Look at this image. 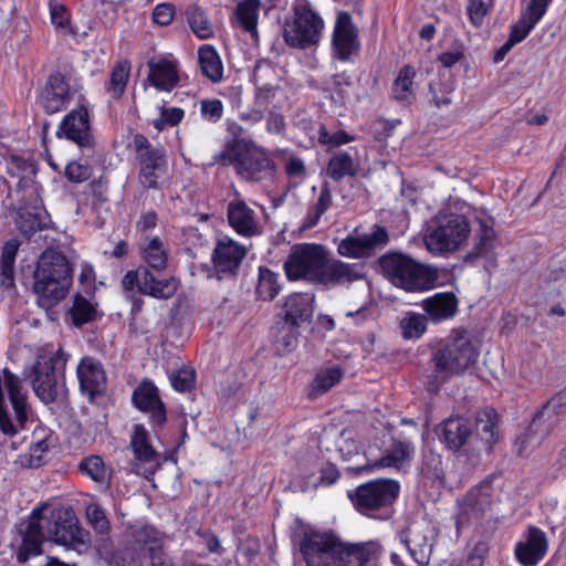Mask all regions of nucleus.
I'll return each mask as SVG.
<instances>
[{
	"label": "nucleus",
	"instance_id": "nucleus-19",
	"mask_svg": "<svg viewBox=\"0 0 566 566\" xmlns=\"http://www.w3.org/2000/svg\"><path fill=\"white\" fill-rule=\"evenodd\" d=\"M42 520V511L36 507L31 512L29 518L19 525L18 534L21 541L15 549V559L19 564H24L44 553L43 545L46 536Z\"/></svg>",
	"mask_w": 566,
	"mask_h": 566
},
{
	"label": "nucleus",
	"instance_id": "nucleus-22",
	"mask_svg": "<svg viewBox=\"0 0 566 566\" xmlns=\"http://www.w3.org/2000/svg\"><path fill=\"white\" fill-rule=\"evenodd\" d=\"M78 388L90 402L105 395L107 390V375L103 363L91 355L83 356L76 366Z\"/></svg>",
	"mask_w": 566,
	"mask_h": 566
},
{
	"label": "nucleus",
	"instance_id": "nucleus-33",
	"mask_svg": "<svg viewBox=\"0 0 566 566\" xmlns=\"http://www.w3.org/2000/svg\"><path fill=\"white\" fill-rule=\"evenodd\" d=\"M479 222V231L475 235V242L472 249L464 256V262L474 263L478 259H485L492 264L496 263L494 253V241L496 239L495 230L489 226L482 218H476Z\"/></svg>",
	"mask_w": 566,
	"mask_h": 566
},
{
	"label": "nucleus",
	"instance_id": "nucleus-32",
	"mask_svg": "<svg viewBox=\"0 0 566 566\" xmlns=\"http://www.w3.org/2000/svg\"><path fill=\"white\" fill-rule=\"evenodd\" d=\"M364 270V264L346 263L342 260L328 259L318 285H343L356 282L365 276Z\"/></svg>",
	"mask_w": 566,
	"mask_h": 566
},
{
	"label": "nucleus",
	"instance_id": "nucleus-53",
	"mask_svg": "<svg viewBox=\"0 0 566 566\" xmlns=\"http://www.w3.org/2000/svg\"><path fill=\"white\" fill-rule=\"evenodd\" d=\"M333 202V195L328 181H324L321 186V191L316 202L310 209L304 219V228L310 229L318 224L322 216L329 209Z\"/></svg>",
	"mask_w": 566,
	"mask_h": 566
},
{
	"label": "nucleus",
	"instance_id": "nucleus-50",
	"mask_svg": "<svg viewBox=\"0 0 566 566\" xmlns=\"http://www.w3.org/2000/svg\"><path fill=\"white\" fill-rule=\"evenodd\" d=\"M420 473L433 484H442L446 480L442 455L432 449L423 451Z\"/></svg>",
	"mask_w": 566,
	"mask_h": 566
},
{
	"label": "nucleus",
	"instance_id": "nucleus-59",
	"mask_svg": "<svg viewBox=\"0 0 566 566\" xmlns=\"http://www.w3.org/2000/svg\"><path fill=\"white\" fill-rule=\"evenodd\" d=\"M93 171V166L86 160H71L64 168V177L71 184H82L92 177Z\"/></svg>",
	"mask_w": 566,
	"mask_h": 566
},
{
	"label": "nucleus",
	"instance_id": "nucleus-39",
	"mask_svg": "<svg viewBox=\"0 0 566 566\" xmlns=\"http://www.w3.org/2000/svg\"><path fill=\"white\" fill-rule=\"evenodd\" d=\"M463 503L475 516H482L493 503V481L484 479L471 488L463 497Z\"/></svg>",
	"mask_w": 566,
	"mask_h": 566
},
{
	"label": "nucleus",
	"instance_id": "nucleus-55",
	"mask_svg": "<svg viewBox=\"0 0 566 566\" xmlns=\"http://www.w3.org/2000/svg\"><path fill=\"white\" fill-rule=\"evenodd\" d=\"M129 537L135 545L148 548L163 544L164 534L150 524H140L130 527Z\"/></svg>",
	"mask_w": 566,
	"mask_h": 566
},
{
	"label": "nucleus",
	"instance_id": "nucleus-15",
	"mask_svg": "<svg viewBox=\"0 0 566 566\" xmlns=\"http://www.w3.org/2000/svg\"><path fill=\"white\" fill-rule=\"evenodd\" d=\"M469 219L459 213H449L427 237L429 249L440 253L455 251L469 237Z\"/></svg>",
	"mask_w": 566,
	"mask_h": 566
},
{
	"label": "nucleus",
	"instance_id": "nucleus-5",
	"mask_svg": "<svg viewBox=\"0 0 566 566\" xmlns=\"http://www.w3.org/2000/svg\"><path fill=\"white\" fill-rule=\"evenodd\" d=\"M67 360L69 354L62 347L56 350L41 349L34 361L24 368V378L44 405H50L57 399L59 384L65 378Z\"/></svg>",
	"mask_w": 566,
	"mask_h": 566
},
{
	"label": "nucleus",
	"instance_id": "nucleus-47",
	"mask_svg": "<svg viewBox=\"0 0 566 566\" xmlns=\"http://www.w3.org/2000/svg\"><path fill=\"white\" fill-rule=\"evenodd\" d=\"M226 130L230 137L226 140L223 150L219 155L222 160L253 143L252 138L244 137L243 126L233 119L226 120Z\"/></svg>",
	"mask_w": 566,
	"mask_h": 566
},
{
	"label": "nucleus",
	"instance_id": "nucleus-64",
	"mask_svg": "<svg viewBox=\"0 0 566 566\" xmlns=\"http://www.w3.org/2000/svg\"><path fill=\"white\" fill-rule=\"evenodd\" d=\"M553 0H527L521 15L535 25L543 19Z\"/></svg>",
	"mask_w": 566,
	"mask_h": 566
},
{
	"label": "nucleus",
	"instance_id": "nucleus-56",
	"mask_svg": "<svg viewBox=\"0 0 566 566\" xmlns=\"http://www.w3.org/2000/svg\"><path fill=\"white\" fill-rule=\"evenodd\" d=\"M455 91V82L451 78L431 81L429 83V92L431 103L437 107H447L452 104V95Z\"/></svg>",
	"mask_w": 566,
	"mask_h": 566
},
{
	"label": "nucleus",
	"instance_id": "nucleus-28",
	"mask_svg": "<svg viewBox=\"0 0 566 566\" xmlns=\"http://www.w3.org/2000/svg\"><path fill=\"white\" fill-rule=\"evenodd\" d=\"M381 553V546L376 542L359 544L343 543L338 538L335 552L336 566H365L370 560L377 559Z\"/></svg>",
	"mask_w": 566,
	"mask_h": 566
},
{
	"label": "nucleus",
	"instance_id": "nucleus-23",
	"mask_svg": "<svg viewBox=\"0 0 566 566\" xmlns=\"http://www.w3.org/2000/svg\"><path fill=\"white\" fill-rule=\"evenodd\" d=\"M248 250L238 241L224 237L219 239L211 254V262L219 279L234 277L245 259Z\"/></svg>",
	"mask_w": 566,
	"mask_h": 566
},
{
	"label": "nucleus",
	"instance_id": "nucleus-3",
	"mask_svg": "<svg viewBox=\"0 0 566 566\" xmlns=\"http://www.w3.org/2000/svg\"><path fill=\"white\" fill-rule=\"evenodd\" d=\"M73 269L66 256L59 251L45 250L40 255L33 273L32 291L39 307L53 310L70 292Z\"/></svg>",
	"mask_w": 566,
	"mask_h": 566
},
{
	"label": "nucleus",
	"instance_id": "nucleus-63",
	"mask_svg": "<svg viewBox=\"0 0 566 566\" xmlns=\"http://www.w3.org/2000/svg\"><path fill=\"white\" fill-rule=\"evenodd\" d=\"M200 116L203 120L216 124L224 113L223 103L218 98H205L200 101Z\"/></svg>",
	"mask_w": 566,
	"mask_h": 566
},
{
	"label": "nucleus",
	"instance_id": "nucleus-11",
	"mask_svg": "<svg viewBox=\"0 0 566 566\" xmlns=\"http://www.w3.org/2000/svg\"><path fill=\"white\" fill-rule=\"evenodd\" d=\"M72 66L52 71L41 88L38 101L48 115L65 111L82 86L73 76Z\"/></svg>",
	"mask_w": 566,
	"mask_h": 566
},
{
	"label": "nucleus",
	"instance_id": "nucleus-25",
	"mask_svg": "<svg viewBox=\"0 0 566 566\" xmlns=\"http://www.w3.org/2000/svg\"><path fill=\"white\" fill-rule=\"evenodd\" d=\"M314 315V295L304 292H295L284 298L281 312L275 319L291 326L301 328L312 323Z\"/></svg>",
	"mask_w": 566,
	"mask_h": 566
},
{
	"label": "nucleus",
	"instance_id": "nucleus-13",
	"mask_svg": "<svg viewBox=\"0 0 566 566\" xmlns=\"http://www.w3.org/2000/svg\"><path fill=\"white\" fill-rule=\"evenodd\" d=\"M51 223L39 188L34 185L25 186L17 207L15 226L25 239H31L36 232L45 230Z\"/></svg>",
	"mask_w": 566,
	"mask_h": 566
},
{
	"label": "nucleus",
	"instance_id": "nucleus-24",
	"mask_svg": "<svg viewBox=\"0 0 566 566\" xmlns=\"http://www.w3.org/2000/svg\"><path fill=\"white\" fill-rule=\"evenodd\" d=\"M547 534L538 526L530 524L525 537L514 546V557L521 566H537L547 555Z\"/></svg>",
	"mask_w": 566,
	"mask_h": 566
},
{
	"label": "nucleus",
	"instance_id": "nucleus-61",
	"mask_svg": "<svg viewBox=\"0 0 566 566\" xmlns=\"http://www.w3.org/2000/svg\"><path fill=\"white\" fill-rule=\"evenodd\" d=\"M492 7L493 0H468L465 10L469 22L480 28Z\"/></svg>",
	"mask_w": 566,
	"mask_h": 566
},
{
	"label": "nucleus",
	"instance_id": "nucleus-48",
	"mask_svg": "<svg viewBox=\"0 0 566 566\" xmlns=\"http://www.w3.org/2000/svg\"><path fill=\"white\" fill-rule=\"evenodd\" d=\"M359 238L366 259L375 256L390 242L388 229L378 223L371 226L370 232L359 234Z\"/></svg>",
	"mask_w": 566,
	"mask_h": 566
},
{
	"label": "nucleus",
	"instance_id": "nucleus-45",
	"mask_svg": "<svg viewBox=\"0 0 566 566\" xmlns=\"http://www.w3.org/2000/svg\"><path fill=\"white\" fill-rule=\"evenodd\" d=\"M20 248L17 239L8 240L0 254V285L6 289L14 287L15 259Z\"/></svg>",
	"mask_w": 566,
	"mask_h": 566
},
{
	"label": "nucleus",
	"instance_id": "nucleus-38",
	"mask_svg": "<svg viewBox=\"0 0 566 566\" xmlns=\"http://www.w3.org/2000/svg\"><path fill=\"white\" fill-rule=\"evenodd\" d=\"M77 469L83 476L92 480L104 489L107 490L111 488L113 469L105 464L102 457L97 454L86 455L80 461Z\"/></svg>",
	"mask_w": 566,
	"mask_h": 566
},
{
	"label": "nucleus",
	"instance_id": "nucleus-41",
	"mask_svg": "<svg viewBox=\"0 0 566 566\" xmlns=\"http://www.w3.org/2000/svg\"><path fill=\"white\" fill-rule=\"evenodd\" d=\"M282 290V282L279 272L273 271L266 265L258 268V280L254 289V295L258 301L271 302Z\"/></svg>",
	"mask_w": 566,
	"mask_h": 566
},
{
	"label": "nucleus",
	"instance_id": "nucleus-35",
	"mask_svg": "<svg viewBox=\"0 0 566 566\" xmlns=\"http://www.w3.org/2000/svg\"><path fill=\"white\" fill-rule=\"evenodd\" d=\"M417 70L411 64L402 65L395 76L391 87H390V97L392 101L411 105L416 98V80Z\"/></svg>",
	"mask_w": 566,
	"mask_h": 566
},
{
	"label": "nucleus",
	"instance_id": "nucleus-43",
	"mask_svg": "<svg viewBox=\"0 0 566 566\" xmlns=\"http://www.w3.org/2000/svg\"><path fill=\"white\" fill-rule=\"evenodd\" d=\"M129 448L134 458L143 463L155 461L158 457L156 449L151 444L150 434L143 423L134 424Z\"/></svg>",
	"mask_w": 566,
	"mask_h": 566
},
{
	"label": "nucleus",
	"instance_id": "nucleus-16",
	"mask_svg": "<svg viewBox=\"0 0 566 566\" xmlns=\"http://www.w3.org/2000/svg\"><path fill=\"white\" fill-rule=\"evenodd\" d=\"M57 137H65L82 149H93L96 140L91 129V114L87 101L83 97L75 108L70 111L61 120Z\"/></svg>",
	"mask_w": 566,
	"mask_h": 566
},
{
	"label": "nucleus",
	"instance_id": "nucleus-21",
	"mask_svg": "<svg viewBox=\"0 0 566 566\" xmlns=\"http://www.w3.org/2000/svg\"><path fill=\"white\" fill-rule=\"evenodd\" d=\"M436 433L444 449L454 454L467 452L474 439L472 421L462 416L443 420L437 426Z\"/></svg>",
	"mask_w": 566,
	"mask_h": 566
},
{
	"label": "nucleus",
	"instance_id": "nucleus-7",
	"mask_svg": "<svg viewBox=\"0 0 566 566\" xmlns=\"http://www.w3.org/2000/svg\"><path fill=\"white\" fill-rule=\"evenodd\" d=\"M399 495L400 483L389 478L371 479L347 491L354 509L368 517H377L380 511L388 512Z\"/></svg>",
	"mask_w": 566,
	"mask_h": 566
},
{
	"label": "nucleus",
	"instance_id": "nucleus-40",
	"mask_svg": "<svg viewBox=\"0 0 566 566\" xmlns=\"http://www.w3.org/2000/svg\"><path fill=\"white\" fill-rule=\"evenodd\" d=\"M261 10V0H242L234 10L235 25L249 33L251 39L258 40V22Z\"/></svg>",
	"mask_w": 566,
	"mask_h": 566
},
{
	"label": "nucleus",
	"instance_id": "nucleus-2",
	"mask_svg": "<svg viewBox=\"0 0 566 566\" xmlns=\"http://www.w3.org/2000/svg\"><path fill=\"white\" fill-rule=\"evenodd\" d=\"M479 349L465 332L452 333L440 339L432 348L430 366L432 373L426 376L423 386L427 392L436 395L452 377L462 375L474 365Z\"/></svg>",
	"mask_w": 566,
	"mask_h": 566
},
{
	"label": "nucleus",
	"instance_id": "nucleus-57",
	"mask_svg": "<svg viewBox=\"0 0 566 566\" xmlns=\"http://www.w3.org/2000/svg\"><path fill=\"white\" fill-rule=\"evenodd\" d=\"M428 322L426 314L407 312L400 321L402 336L406 339L420 338L427 331Z\"/></svg>",
	"mask_w": 566,
	"mask_h": 566
},
{
	"label": "nucleus",
	"instance_id": "nucleus-37",
	"mask_svg": "<svg viewBox=\"0 0 566 566\" xmlns=\"http://www.w3.org/2000/svg\"><path fill=\"white\" fill-rule=\"evenodd\" d=\"M7 172L11 177L19 178L17 185L19 193H23L27 185H34L39 188L34 181V177L38 174V163L32 157L24 158L19 155H11L7 160Z\"/></svg>",
	"mask_w": 566,
	"mask_h": 566
},
{
	"label": "nucleus",
	"instance_id": "nucleus-51",
	"mask_svg": "<svg viewBox=\"0 0 566 566\" xmlns=\"http://www.w3.org/2000/svg\"><path fill=\"white\" fill-rule=\"evenodd\" d=\"M344 377V370L339 366L327 367L319 370L310 385V396L318 397L327 392Z\"/></svg>",
	"mask_w": 566,
	"mask_h": 566
},
{
	"label": "nucleus",
	"instance_id": "nucleus-26",
	"mask_svg": "<svg viewBox=\"0 0 566 566\" xmlns=\"http://www.w3.org/2000/svg\"><path fill=\"white\" fill-rule=\"evenodd\" d=\"M415 451V443L410 439L406 438L402 433H399L398 436L392 437L389 449L381 458L374 461L373 463H368L367 465L353 467L349 468V470L355 475H358L363 472H369L379 468L399 469L403 462L413 458Z\"/></svg>",
	"mask_w": 566,
	"mask_h": 566
},
{
	"label": "nucleus",
	"instance_id": "nucleus-42",
	"mask_svg": "<svg viewBox=\"0 0 566 566\" xmlns=\"http://www.w3.org/2000/svg\"><path fill=\"white\" fill-rule=\"evenodd\" d=\"M198 64L202 76L212 83H218L223 77V63L212 44H202L198 49Z\"/></svg>",
	"mask_w": 566,
	"mask_h": 566
},
{
	"label": "nucleus",
	"instance_id": "nucleus-36",
	"mask_svg": "<svg viewBox=\"0 0 566 566\" xmlns=\"http://www.w3.org/2000/svg\"><path fill=\"white\" fill-rule=\"evenodd\" d=\"M499 413L493 407H485L476 412L475 434L485 450L491 451L499 438Z\"/></svg>",
	"mask_w": 566,
	"mask_h": 566
},
{
	"label": "nucleus",
	"instance_id": "nucleus-31",
	"mask_svg": "<svg viewBox=\"0 0 566 566\" xmlns=\"http://www.w3.org/2000/svg\"><path fill=\"white\" fill-rule=\"evenodd\" d=\"M420 306L429 322L440 324L452 319L459 312V300L453 292H438L423 298Z\"/></svg>",
	"mask_w": 566,
	"mask_h": 566
},
{
	"label": "nucleus",
	"instance_id": "nucleus-60",
	"mask_svg": "<svg viewBox=\"0 0 566 566\" xmlns=\"http://www.w3.org/2000/svg\"><path fill=\"white\" fill-rule=\"evenodd\" d=\"M169 379L174 390L178 392H189L196 386V370L184 365L181 368L174 371Z\"/></svg>",
	"mask_w": 566,
	"mask_h": 566
},
{
	"label": "nucleus",
	"instance_id": "nucleus-30",
	"mask_svg": "<svg viewBox=\"0 0 566 566\" xmlns=\"http://www.w3.org/2000/svg\"><path fill=\"white\" fill-rule=\"evenodd\" d=\"M566 411V388L555 394L534 413L530 426L525 431L528 439L531 434L542 432L547 434L549 427L556 421V418Z\"/></svg>",
	"mask_w": 566,
	"mask_h": 566
},
{
	"label": "nucleus",
	"instance_id": "nucleus-49",
	"mask_svg": "<svg viewBox=\"0 0 566 566\" xmlns=\"http://www.w3.org/2000/svg\"><path fill=\"white\" fill-rule=\"evenodd\" d=\"M185 14L190 30L197 38L206 40L213 36L212 23L202 8L198 4L189 6Z\"/></svg>",
	"mask_w": 566,
	"mask_h": 566
},
{
	"label": "nucleus",
	"instance_id": "nucleus-17",
	"mask_svg": "<svg viewBox=\"0 0 566 566\" xmlns=\"http://www.w3.org/2000/svg\"><path fill=\"white\" fill-rule=\"evenodd\" d=\"M298 545L306 566H336L334 555L338 546V536L335 534L304 532Z\"/></svg>",
	"mask_w": 566,
	"mask_h": 566
},
{
	"label": "nucleus",
	"instance_id": "nucleus-27",
	"mask_svg": "<svg viewBox=\"0 0 566 566\" xmlns=\"http://www.w3.org/2000/svg\"><path fill=\"white\" fill-rule=\"evenodd\" d=\"M148 83L158 91L171 92L180 83V63L175 57L155 56L147 62Z\"/></svg>",
	"mask_w": 566,
	"mask_h": 566
},
{
	"label": "nucleus",
	"instance_id": "nucleus-9",
	"mask_svg": "<svg viewBox=\"0 0 566 566\" xmlns=\"http://www.w3.org/2000/svg\"><path fill=\"white\" fill-rule=\"evenodd\" d=\"M132 147L138 167V182L146 190H159L168 174L167 150L153 145L142 133L133 135Z\"/></svg>",
	"mask_w": 566,
	"mask_h": 566
},
{
	"label": "nucleus",
	"instance_id": "nucleus-6",
	"mask_svg": "<svg viewBox=\"0 0 566 566\" xmlns=\"http://www.w3.org/2000/svg\"><path fill=\"white\" fill-rule=\"evenodd\" d=\"M32 407L21 378L9 368L0 370V432L14 437L27 428Z\"/></svg>",
	"mask_w": 566,
	"mask_h": 566
},
{
	"label": "nucleus",
	"instance_id": "nucleus-62",
	"mask_svg": "<svg viewBox=\"0 0 566 566\" xmlns=\"http://www.w3.org/2000/svg\"><path fill=\"white\" fill-rule=\"evenodd\" d=\"M337 253L350 259H366L357 229H355L354 233L348 234L339 241Z\"/></svg>",
	"mask_w": 566,
	"mask_h": 566
},
{
	"label": "nucleus",
	"instance_id": "nucleus-58",
	"mask_svg": "<svg viewBox=\"0 0 566 566\" xmlns=\"http://www.w3.org/2000/svg\"><path fill=\"white\" fill-rule=\"evenodd\" d=\"M86 516L92 528L102 539L109 537L111 522L98 504H90L86 507Z\"/></svg>",
	"mask_w": 566,
	"mask_h": 566
},
{
	"label": "nucleus",
	"instance_id": "nucleus-4",
	"mask_svg": "<svg viewBox=\"0 0 566 566\" xmlns=\"http://www.w3.org/2000/svg\"><path fill=\"white\" fill-rule=\"evenodd\" d=\"M377 263L384 276L406 293H424L437 286V269L407 253L388 251L378 258Z\"/></svg>",
	"mask_w": 566,
	"mask_h": 566
},
{
	"label": "nucleus",
	"instance_id": "nucleus-20",
	"mask_svg": "<svg viewBox=\"0 0 566 566\" xmlns=\"http://www.w3.org/2000/svg\"><path fill=\"white\" fill-rule=\"evenodd\" d=\"M132 402L137 410L148 415V421L154 429L166 424L167 407L151 379L144 378L136 386L132 394Z\"/></svg>",
	"mask_w": 566,
	"mask_h": 566
},
{
	"label": "nucleus",
	"instance_id": "nucleus-8",
	"mask_svg": "<svg viewBox=\"0 0 566 566\" xmlns=\"http://www.w3.org/2000/svg\"><path fill=\"white\" fill-rule=\"evenodd\" d=\"M327 261L328 251L323 244L295 243L283 263V270L290 282L305 281L318 285Z\"/></svg>",
	"mask_w": 566,
	"mask_h": 566
},
{
	"label": "nucleus",
	"instance_id": "nucleus-18",
	"mask_svg": "<svg viewBox=\"0 0 566 566\" xmlns=\"http://www.w3.org/2000/svg\"><path fill=\"white\" fill-rule=\"evenodd\" d=\"M44 526L50 539L59 545L74 547L86 543L78 518L72 507L52 511Z\"/></svg>",
	"mask_w": 566,
	"mask_h": 566
},
{
	"label": "nucleus",
	"instance_id": "nucleus-46",
	"mask_svg": "<svg viewBox=\"0 0 566 566\" xmlns=\"http://www.w3.org/2000/svg\"><path fill=\"white\" fill-rule=\"evenodd\" d=\"M358 174V164L353 156L340 150L332 155L326 165V175L334 181H339L345 177H355Z\"/></svg>",
	"mask_w": 566,
	"mask_h": 566
},
{
	"label": "nucleus",
	"instance_id": "nucleus-44",
	"mask_svg": "<svg viewBox=\"0 0 566 566\" xmlns=\"http://www.w3.org/2000/svg\"><path fill=\"white\" fill-rule=\"evenodd\" d=\"M130 75V63L128 60L117 61L111 72L109 77L104 84V90L114 101H119L124 96Z\"/></svg>",
	"mask_w": 566,
	"mask_h": 566
},
{
	"label": "nucleus",
	"instance_id": "nucleus-52",
	"mask_svg": "<svg viewBox=\"0 0 566 566\" xmlns=\"http://www.w3.org/2000/svg\"><path fill=\"white\" fill-rule=\"evenodd\" d=\"M70 317L76 327H82L96 319L97 308L85 296L76 293L73 296L72 306L70 308Z\"/></svg>",
	"mask_w": 566,
	"mask_h": 566
},
{
	"label": "nucleus",
	"instance_id": "nucleus-34",
	"mask_svg": "<svg viewBox=\"0 0 566 566\" xmlns=\"http://www.w3.org/2000/svg\"><path fill=\"white\" fill-rule=\"evenodd\" d=\"M53 433L46 428H35L28 452L19 455V463L23 468H40L44 462V454L53 447Z\"/></svg>",
	"mask_w": 566,
	"mask_h": 566
},
{
	"label": "nucleus",
	"instance_id": "nucleus-29",
	"mask_svg": "<svg viewBox=\"0 0 566 566\" xmlns=\"http://www.w3.org/2000/svg\"><path fill=\"white\" fill-rule=\"evenodd\" d=\"M227 220L234 232L243 238H252L260 233L255 211L240 197L229 201Z\"/></svg>",
	"mask_w": 566,
	"mask_h": 566
},
{
	"label": "nucleus",
	"instance_id": "nucleus-54",
	"mask_svg": "<svg viewBox=\"0 0 566 566\" xmlns=\"http://www.w3.org/2000/svg\"><path fill=\"white\" fill-rule=\"evenodd\" d=\"M301 328H292L275 319L274 346L280 354L294 350L298 345Z\"/></svg>",
	"mask_w": 566,
	"mask_h": 566
},
{
	"label": "nucleus",
	"instance_id": "nucleus-10",
	"mask_svg": "<svg viewBox=\"0 0 566 566\" xmlns=\"http://www.w3.org/2000/svg\"><path fill=\"white\" fill-rule=\"evenodd\" d=\"M294 17L283 27L284 42L295 49H308L318 43L324 28L322 17L315 12L308 0H296Z\"/></svg>",
	"mask_w": 566,
	"mask_h": 566
},
{
	"label": "nucleus",
	"instance_id": "nucleus-1",
	"mask_svg": "<svg viewBox=\"0 0 566 566\" xmlns=\"http://www.w3.org/2000/svg\"><path fill=\"white\" fill-rule=\"evenodd\" d=\"M139 256L145 263L135 270H128L122 277L120 284L124 291L137 289L156 300L171 298L180 286V281L175 275L158 279L155 273H163L168 266L169 248L159 237H146L139 245Z\"/></svg>",
	"mask_w": 566,
	"mask_h": 566
},
{
	"label": "nucleus",
	"instance_id": "nucleus-12",
	"mask_svg": "<svg viewBox=\"0 0 566 566\" xmlns=\"http://www.w3.org/2000/svg\"><path fill=\"white\" fill-rule=\"evenodd\" d=\"M223 160L233 166L241 178L249 181H262L276 171V164L270 157L269 150L254 142Z\"/></svg>",
	"mask_w": 566,
	"mask_h": 566
},
{
	"label": "nucleus",
	"instance_id": "nucleus-14",
	"mask_svg": "<svg viewBox=\"0 0 566 566\" xmlns=\"http://www.w3.org/2000/svg\"><path fill=\"white\" fill-rule=\"evenodd\" d=\"M361 43L358 25L348 11L336 14L331 36V57L340 63H355L359 57Z\"/></svg>",
	"mask_w": 566,
	"mask_h": 566
}]
</instances>
